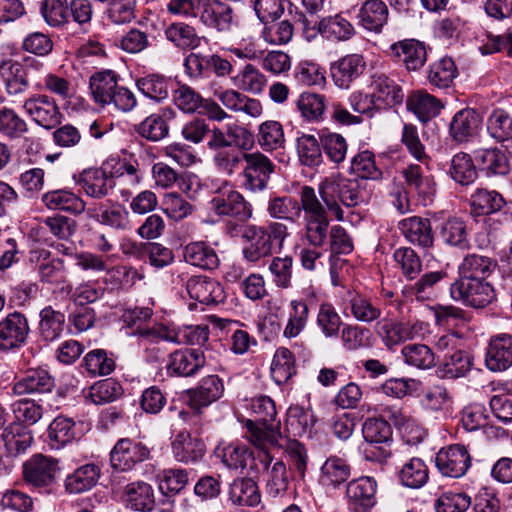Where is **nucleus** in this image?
<instances>
[{
    "label": "nucleus",
    "mask_w": 512,
    "mask_h": 512,
    "mask_svg": "<svg viewBox=\"0 0 512 512\" xmlns=\"http://www.w3.org/2000/svg\"><path fill=\"white\" fill-rule=\"evenodd\" d=\"M288 228L281 222L272 221L265 226L250 224L244 227L242 238L248 243L243 248L246 261L257 264L262 259L271 256L275 250L283 248L288 237Z\"/></svg>",
    "instance_id": "obj_1"
},
{
    "label": "nucleus",
    "mask_w": 512,
    "mask_h": 512,
    "mask_svg": "<svg viewBox=\"0 0 512 512\" xmlns=\"http://www.w3.org/2000/svg\"><path fill=\"white\" fill-rule=\"evenodd\" d=\"M300 200L304 211V226L299 236L302 244L323 247L328 242L330 233L329 211L318 199L314 188L304 186Z\"/></svg>",
    "instance_id": "obj_2"
},
{
    "label": "nucleus",
    "mask_w": 512,
    "mask_h": 512,
    "mask_svg": "<svg viewBox=\"0 0 512 512\" xmlns=\"http://www.w3.org/2000/svg\"><path fill=\"white\" fill-rule=\"evenodd\" d=\"M322 204L338 221H343L344 212L341 205L355 207L364 201V191L356 179L341 175H331L318 186Z\"/></svg>",
    "instance_id": "obj_3"
},
{
    "label": "nucleus",
    "mask_w": 512,
    "mask_h": 512,
    "mask_svg": "<svg viewBox=\"0 0 512 512\" xmlns=\"http://www.w3.org/2000/svg\"><path fill=\"white\" fill-rule=\"evenodd\" d=\"M251 410L255 421L247 423L250 440L254 446L277 447L281 438L279 421H276V407L274 401L265 395L257 396L251 401Z\"/></svg>",
    "instance_id": "obj_4"
},
{
    "label": "nucleus",
    "mask_w": 512,
    "mask_h": 512,
    "mask_svg": "<svg viewBox=\"0 0 512 512\" xmlns=\"http://www.w3.org/2000/svg\"><path fill=\"white\" fill-rule=\"evenodd\" d=\"M210 208L219 217H230L239 222H246L253 216L252 205L227 181L214 190Z\"/></svg>",
    "instance_id": "obj_5"
},
{
    "label": "nucleus",
    "mask_w": 512,
    "mask_h": 512,
    "mask_svg": "<svg viewBox=\"0 0 512 512\" xmlns=\"http://www.w3.org/2000/svg\"><path fill=\"white\" fill-rule=\"evenodd\" d=\"M60 471L58 459L41 453L32 455L22 466L25 483L45 492H50L55 487Z\"/></svg>",
    "instance_id": "obj_6"
},
{
    "label": "nucleus",
    "mask_w": 512,
    "mask_h": 512,
    "mask_svg": "<svg viewBox=\"0 0 512 512\" xmlns=\"http://www.w3.org/2000/svg\"><path fill=\"white\" fill-rule=\"evenodd\" d=\"M450 295L473 308H483L496 297L493 286L486 279L458 278L450 286Z\"/></svg>",
    "instance_id": "obj_7"
},
{
    "label": "nucleus",
    "mask_w": 512,
    "mask_h": 512,
    "mask_svg": "<svg viewBox=\"0 0 512 512\" xmlns=\"http://www.w3.org/2000/svg\"><path fill=\"white\" fill-rule=\"evenodd\" d=\"M22 109L31 121L46 130L56 128L62 119L55 98L48 94L30 95L23 101Z\"/></svg>",
    "instance_id": "obj_8"
},
{
    "label": "nucleus",
    "mask_w": 512,
    "mask_h": 512,
    "mask_svg": "<svg viewBox=\"0 0 512 512\" xmlns=\"http://www.w3.org/2000/svg\"><path fill=\"white\" fill-rule=\"evenodd\" d=\"M255 447V450L250 451L244 445L230 444L223 449L222 461L231 469H267L272 462L269 447Z\"/></svg>",
    "instance_id": "obj_9"
},
{
    "label": "nucleus",
    "mask_w": 512,
    "mask_h": 512,
    "mask_svg": "<svg viewBox=\"0 0 512 512\" xmlns=\"http://www.w3.org/2000/svg\"><path fill=\"white\" fill-rule=\"evenodd\" d=\"M435 465L441 475L460 478L470 468L471 456L464 445L452 444L441 448L436 453Z\"/></svg>",
    "instance_id": "obj_10"
},
{
    "label": "nucleus",
    "mask_w": 512,
    "mask_h": 512,
    "mask_svg": "<svg viewBox=\"0 0 512 512\" xmlns=\"http://www.w3.org/2000/svg\"><path fill=\"white\" fill-rule=\"evenodd\" d=\"M29 333L30 326L26 316L17 311L9 313L0 321V350L8 352L23 347Z\"/></svg>",
    "instance_id": "obj_11"
},
{
    "label": "nucleus",
    "mask_w": 512,
    "mask_h": 512,
    "mask_svg": "<svg viewBox=\"0 0 512 512\" xmlns=\"http://www.w3.org/2000/svg\"><path fill=\"white\" fill-rule=\"evenodd\" d=\"M273 171L274 164L264 154L260 152L247 154L242 171L244 188L252 192L264 190Z\"/></svg>",
    "instance_id": "obj_12"
},
{
    "label": "nucleus",
    "mask_w": 512,
    "mask_h": 512,
    "mask_svg": "<svg viewBox=\"0 0 512 512\" xmlns=\"http://www.w3.org/2000/svg\"><path fill=\"white\" fill-rule=\"evenodd\" d=\"M149 449L140 442L128 438L120 439L110 453V462L114 469L128 471L136 463L149 457Z\"/></svg>",
    "instance_id": "obj_13"
},
{
    "label": "nucleus",
    "mask_w": 512,
    "mask_h": 512,
    "mask_svg": "<svg viewBox=\"0 0 512 512\" xmlns=\"http://www.w3.org/2000/svg\"><path fill=\"white\" fill-rule=\"evenodd\" d=\"M197 17L200 22L218 32H228L233 24V9L222 1L202 0Z\"/></svg>",
    "instance_id": "obj_14"
},
{
    "label": "nucleus",
    "mask_w": 512,
    "mask_h": 512,
    "mask_svg": "<svg viewBox=\"0 0 512 512\" xmlns=\"http://www.w3.org/2000/svg\"><path fill=\"white\" fill-rule=\"evenodd\" d=\"M376 489V481L369 476L349 482L346 496L350 509L354 512H368L376 504Z\"/></svg>",
    "instance_id": "obj_15"
},
{
    "label": "nucleus",
    "mask_w": 512,
    "mask_h": 512,
    "mask_svg": "<svg viewBox=\"0 0 512 512\" xmlns=\"http://www.w3.org/2000/svg\"><path fill=\"white\" fill-rule=\"evenodd\" d=\"M206 358L200 349H179L169 355L167 372L170 375L190 377L205 366Z\"/></svg>",
    "instance_id": "obj_16"
},
{
    "label": "nucleus",
    "mask_w": 512,
    "mask_h": 512,
    "mask_svg": "<svg viewBox=\"0 0 512 512\" xmlns=\"http://www.w3.org/2000/svg\"><path fill=\"white\" fill-rule=\"evenodd\" d=\"M485 365L493 372H502L512 366V335L501 333L491 337L486 348Z\"/></svg>",
    "instance_id": "obj_17"
},
{
    "label": "nucleus",
    "mask_w": 512,
    "mask_h": 512,
    "mask_svg": "<svg viewBox=\"0 0 512 512\" xmlns=\"http://www.w3.org/2000/svg\"><path fill=\"white\" fill-rule=\"evenodd\" d=\"M185 286L190 298L195 299L202 304H217L223 302L225 299L224 290L221 284L208 276H191L186 281Z\"/></svg>",
    "instance_id": "obj_18"
},
{
    "label": "nucleus",
    "mask_w": 512,
    "mask_h": 512,
    "mask_svg": "<svg viewBox=\"0 0 512 512\" xmlns=\"http://www.w3.org/2000/svg\"><path fill=\"white\" fill-rule=\"evenodd\" d=\"M74 179L85 194L94 199L105 198L115 186L113 176L101 168L86 169Z\"/></svg>",
    "instance_id": "obj_19"
},
{
    "label": "nucleus",
    "mask_w": 512,
    "mask_h": 512,
    "mask_svg": "<svg viewBox=\"0 0 512 512\" xmlns=\"http://www.w3.org/2000/svg\"><path fill=\"white\" fill-rule=\"evenodd\" d=\"M223 392L222 380L217 375H209L197 387L187 390L186 401L193 410H200L217 401Z\"/></svg>",
    "instance_id": "obj_20"
},
{
    "label": "nucleus",
    "mask_w": 512,
    "mask_h": 512,
    "mask_svg": "<svg viewBox=\"0 0 512 512\" xmlns=\"http://www.w3.org/2000/svg\"><path fill=\"white\" fill-rule=\"evenodd\" d=\"M481 123L482 118L475 109H461L449 124V135L457 143L469 142L477 135Z\"/></svg>",
    "instance_id": "obj_21"
},
{
    "label": "nucleus",
    "mask_w": 512,
    "mask_h": 512,
    "mask_svg": "<svg viewBox=\"0 0 512 512\" xmlns=\"http://www.w3.org/2000/svg\"><path fill=\"white\" fill-rule=\"evenodd\" d=\"M366 62L360 54H348L331 66V75L336 86L348 89L364 72Z\"/></svg>",
    "instance_id": "obj_22"
},
{
    "label": "nucleus",
    "mask_w": 512,
    "mask_h": 512,
    "mask_svg": "<svg viewBox=\"0 0 512 512\" xmlns=\"http://www.w3.org/2000/svg\"><path fill=\"white\" fill-rule=\"evenodd\" d=\"M174 116L171 108H161L140 122L135 131L149 141L158 142L168 136L169 122Z\"/></svg>",
    "instance_id": "obj_23"
},
{
    "label": "nucleus",
    "mask_w": 512,
    "mask_h": 512,
    "mask_svg": "<svg viewBox=\"0 0 512 512\" xmlns=\"http://www.w3.org/2000/svg\"><path fill=\"white\" fill-rule=\"evenodd\" d=\"M384 420L382 417H369L363 424L362 432L367 446L364 449L365 458L382 464L384 459Z\"/></svg>",
    "instance_id": "obj_24"
},
{
    "label": "nucleus",
    "mask_w": 512,
    "mask_h": 512,
    "mask_svg": "<svg viewBox=\"0 0 512 512\" xmlns=\"http://www.w3.org/2000/svg\"><path fill=\"white\" fill-rule=\"evenodd\" d=\"M391 55L402 61L408 70H418L427 61V51L423 42L416 39H405L390 47Z\"/></svg>",
    "instance_id": "obj_25"
},
{
    "label": "nucleus",
    "mask_w": 512,
    "mask_h": 512,
    "mask_svg": "<svg viewBox=\"0 0 512 512\" xmlns=\"http://www.w3.org/2000/svg\"><path fill=\"white\" fill-rule=\"evenodd\" d=\"M241 90L226 89L217 92V99L230 111L244 113L252 118H258L263 113V106L258 99L250 98Z\"/></svg>",
    "instance_id": "obj_26"
},
{
    "label": "nucleus",
    "mask_w": 512,
    "mask_h": 512,
    "mask_svg": "<svg viewBox=\"0 0 512 512\" xmlns=\"http://www.w3.org/2000/svg\"><path fill=\"white\" fill-rule=\"evenodd\" d=\"M54 379L44 368L29 369L24 376L17 380L12 391L15 395L48 393L54 387Z\"/></svg>",
    "instance_id": "obj_27"
},
{
    "label": "nucleus",
    "mask_w": 512,
    "mask_h": 512,
    "mask_svg": "<svg viewBox=\"0 0 512 512\" xmlns=\"http://www.w3.org/2000/svg\"><path fill=\"white\" fill-rule=\"evenodd\" d=\"M87 214L102 225L117 230H126L129 225V213L126 208L118 203H100L87 209Z\"/></svg>",
    "instance_id": "obj_28"
},
{
    "label": "nucleus",
    "mask_w": 512,
    "mask_h": 512,
    "mask_svg": "<svg viewBox=\"0 0 512 512\" xmlns=\"http://www.w3.org/2000/svg\"><path fill=\"white\" fill-rule=\"evenodd\" d=\"M174 458L182 463H195L205 454V444L186 431H180L171 443Z\"/></svg>",
    "instance_id": "obj_29"
},
{
    "label": "nucleus",
    "mask_w": 512,
    "mask_h": 512,
    "mask_svg": "<svg viewBox=\"0 0 512 512\" xmlns=\"http://www.w3.org/2000/svg\"><path fill=\"white\" fill-rule=\"evenodd\" d=\"M41 200L51 210H61L74 215H80L86 210L84 200L68 189L46 192L42 195Z\"/></svg>",
    "instance_id": "obj_30"
},
{
    "label": "nucleus",
    "mask_w": 512,
    "mask_h": 512,
    "mask_svg": "<svg viewBox=\"0 0 512 512\" xmlns=\"http://www.w3.org/2000/svg\"><path fill=\"white\" fill-rule=\"evenodd\" d=\"M101 469L94 463H88L68 474L64 481L65 490L70 494H80L91 490L98 482Z\"/></svg>",
    "instance_id": "obj_31"
},
{
    "label": "nucleus",
    "mask_w": 512,
    "mask_h": 512,
    "mask_svg": "<svg viewBox=\"0 0 512 512\" xmlns=\"http://www.w3.org/2000/svg\"><path fill=\"white\" fill-rule=\"evenodd\" d=\"M399 229L412 244L422 248H430L434 242L431 223L428 219L409 217L399 222Z\"/></svg>",
    "instance_id": "obj_32"
},
{
    "label": "nucleus",
    "mask_w": 512,
    "mask_h": 512,
    "mask_svg": "<svg viewBox=\"0 0 512 512\" xmlns=\"http://www.w3.org/2000/svg\"><path fill=\"white\" fill-rule=\"evenodd\" d=\"M322 38L331 42L347 41L355 34L353 25L341 14L329 15L318 21Z\"/></svg>",
    "instance_id": "obj_33"
},
{
    "label": "nucleus",
    "mask_w": 512,
    "mask_h": 512,
    "mask_svg": "<svg viewBox=\"0 0 512 512\" xmlns=\"http://www.w3.org/2000/svg\"><path fill=\"white\" fill-rule=\"evenodd\" d=\"M124 498L129 508L139 512H150L155 505L152 486L144 481L129 483L124 489Z\"/></svg>",
    "instance_id": "obj_34"
},
{
    "label": "nucleus",
    "mask_w": 512,
    "mask_h": 512,
    "mask_svg": "<svg viewBox=\"0 0 512 512\" xmlns=\"http://www.w3.org/2000/svg\"><path fill=\"white\" fill-rule=\"evenodd\" d=\"M184 260L195 267L213 270L219 266L220 260L216 251L206 242H191L183 249Z\"/></svg>",
    "instance_id": "obj_35"
},
{
    "label": "nucleus",
    "mask_w": 512,
    "mask_h": 512,
    "mask_svg": "<svg viewBox=\"0 0 512 512\" xmlns=\"http://www.w3.org/2000/svg\"><path fill=\"white\" fill-rule=\"evenodd\" d=\"M229 501L234 506H257L261 502L257 483L252 478L235 479L229 488Z\"/></svg>",
    "instance_id": "obj_36"
},
{
    "label": "nucleus",
    "mask_w": 512,
    "mask_h": 512,
    "mask_svg": "<svg viewBox=\"0 0 512 512\" xmlns=\"http://www.w3.org/2000/svg\"><path fill=\"white\" fill-rule=\"evenodd\" d=\"M2 440L4 442L7 455L13 459V457L27 451L33 442V435L31 431L20 423H14L5 428L2 433Z\"/></svg>",
    "instance_id": "obj_37"
},
{
    "label": "nucleus",
    "mask_w": 512,
    "mask_h": 512,
    "mask_svg": "<svg viewBox=\"0 0 512 512\" xmlns=\"http://www.w3.org/2000/svg\"><path fill=\"white\" fill-rule=\"evenodd\" d=\"M474 160L487 174L506 175L510 170L507 157L497 147L475 150Z\"/></svg>",
    "instance_id": "obj_38"
},
{
    "label": "nucleus",
    "mask_w": 512,
    "mask_h": 512,
    "mask_svg": "<svg viewBox=\"0 0 512 512\" xmlns=\"http://www.w3.org/2000/svg\"><path fill=\"white\" fill-rule=\"evenodd\" d=\"M76 438V423L72 418L57 416L48 427V443L52 449H61Z\"/></svg>",
    "instance_id": "obj_39"
},
{
    "label": "nucleus",
    "mask_w": 512,
    "mask_h": 512,
    "mask_svg": "<svg viewBox=\"0 0 512 512\" xmlns=\"http://www.w3.org/2000/svg\"><path fill=\"white\" fill-rule=\"evenodd\" d=\"M89 87L97 103L111 104V97L118 88L117 75L112 70L96 72L90 77Z\"/></svg>",
    "instance_id": "obj_40"
},
{
    "label": "nucleus",
    "mask_w": 512,
    "mask_h": 512,
    "mask_svg": "<svg viewBox=\"0 0 512 512\" xmlns=\"http://www.w3.org/2000/svg\"><path fill=\"white\" fill-rule=\"evenodd\" d=\"M257 143L265 152L283 149L285 146V133L283 125L276 120L262 122L257 129Z\"/></svg>",
    "instance_id": "obj_41"
},
{
    "label": "nucleus",
    "mask_w": 512,
    "mask_h": 512,
    "mask_svg": "<svg viewBox=\"0 0 512 512\" xmlns=\"http://www.w3.org/2000/svg\"><path fill=\"white\" fill-rule=\"evenodd\" d=\"M407 106L422 122L436 117L443 108L440 100L423 90L415 91L409 96Z\"/></svg>",
    "instance_id": "obj_42"
},
{
    "label": "nucleus",
    "mask_w": 512,
    "mask_h": 512,
    "mask_svg": "<svg viewBox=\"0 0 512 512\" xmlns=\"http://www.w3.org/2000/svg\"><path fill=\"white\" fill-rule=\"evenodd\" d=\"M164 34L169 42L181 50H193L200 45V38L195 28L184 22L169 24Z\"/></svg>",
    "instance_id": "obj_43"
},
{
    "label": "nucleus",
    "mask_w": 512,
    "mask_h": 512,
    "mask_svg": "<svg viewBox=\"0 0 512 512\" xmlns=\"http://www.w3.org/2000/svg\"><path fill=\"white\" fill-rule=\"evenodd\" d=\"M232 81L239 90L252 95L262 94L267 85V77L252 64H246Z\"/></svg>",
    "instance_id": "obj_44"
},
{
    "label": "nucleus",
    "mask_w": 512,
    "mask_h": 512,
    "mask_svg": "<svg viewBox=\"0 0 512 512\" xmlns=\"http://www.w3.org/2000/svg\"><path fill=\"white\" fill-rule=\"evenodd\" d=\"M470 205L475 215H489L500 211L505 200L497 191L480 188L471 195Z\"/></svg>",
    "instance_id": "obj_45"
},
{
    "label": "nucleus",
    "mask_w": 512,
    "mask_h": 512,
    "mask_svg": "<svg viewBox=\"0 0 512 512\" xmlns=\"http://www.w3.org/2000/svg\"><path fill=\"white\" fill-rule=\"evenodd\" d=\"M448 174L456 183L463 186L472 184L478 176L473 159L464 152H459L452 157Z\"/></svg>",
    "instance_id": "obj_46"
},
{
    "label": "nucleus",
    "mask_w": 512,
    "mask_h": 512,
    "mask_svg": "<svg viewBox=\"0 0 512 512\" xmlns=\"http://www.w3.org/2000/svg\"><path fill=\"white\" fill-rule=\"evenodd\" d=\"M496 263L489 257L469 254L459 265V278L487 279L494 271Z\"/></svg>",
    "instance_id": "obj_47"
},
{
    "label": "nucleus",
    "mask_w": 512,
    "mask_h": 512,
    "mask_svg": "<svg viewBox=\"0 0 512 512\" xmlns=\"http://www.w3.org/2000/svg\"><path fill=\"white\" fill-rule=\"evenodd\" d=\"M39 333L43 340L51 342L60 337L65 324V315L51 306L40 311Z\"/></svg>",
    "instance_id": "obj_48"
},
{
    "label": "nucleus",
    "mask_w": 512,
    "mask_h": 512,
    "mask_svg": "<svg viewBox=\"0 0 512 512\" xmlns=\"http://www.w3.org/2000/svg\"><path fill=\"white\" fill-rule=\"evenodd\" d=\"M470 366L469 356L462 350H454L444 356L438 373L443 378L456 379L465 376Z\"/></svg>",
    "instance_id": "obj_49"
},
{
    "label": "nucleus",
    "mask_w": 512,
    "mask_h": 512,
    "mask_svg": "<svg viewBox=\"0 0 512 512\" xmlns=\"http://www.w3.org/2000/svg\"><path fill=\"white\" fill-rule=\"evenodd\" d=\"M296 373L293 353L284 347L276 350L272 364L271 377L277 384H284Z\"/></svg>",
    "instance_id": "obj_50"
},
{
    "label": "nucleus",
    "mask_w": 512,
    "mask_h": 512,
    "mask_svg": "<svg viewBox=\"0 0 512 512\" xmlns=\"http://www.w3.org/2000/svg\"><path fill=\"white\" fill-rule=\"evenodd\" d=\"M29 131L28 124L14 109L0 108V135L14 140L24 136Z\"/></svg>",
    "instance_id": "obj_51"
},
{
    "label": "nucleus",
    "mask_w": 512,
    "mask_h": 512,
    "mask_svg": "<svg viewBox=\"0 0 512 512\" xmlns=\"http://www.w3.org/2000/svg\"><path fill=\"white\" fill-rule=\"evenodd\" d=\"M296 105L302 117L307 121L318 122L323 120L326 109V98L324 95L303 92L300 94Z\"/></svg>",
    "instance_id": "obj_52"
},
{
    "label": "nucleus",
    "mask_w": 512,
    "mask_h": 512,
    "mask_svg": "<svg viewBox=\"0 0 512 512\" xmlns=\"http://www.w3.org/2000/svg\"><path fill=\"white\" fill-rule=\"evenodd\" d=\"M302 210V203L288 196L271 198L267 207L270 217L290 222L299 218Z\"/></svg>",
    "instance_id": "obj_53"
},
{
    "label": "nucleus",
    "mask_w": 512,
    "mask_h": 512,
    "mask_svg": "<svg viewBox=\"0 0 512 512\" xmlns=\"http://www.w3.org/2000/svg\"><path fill=\"white\" fill-rule=\"evenodd\" d=\"M294 260L291 256H274L268 261V271L277 288L291 287Z\"/></svg>",
    "instance_id": "obj_54"
},
{
    "label": "nucleus",
    "mask_w": 512,
    "mask_h": 512,
    "mask_svg": "<svg viewBox=\"0 0 512 512\" xmlns=\"http://www.w3.org/2000/svg\"><path fill=\"white\" fill-rule=\"evenodd\" d=\"M289 308L288 322L284 328L283 336L291 339L297 337L306 327L309 308L303 300H291Z\"/></svg>",
    "instance_id": "obj_55"
},
{
    "label": "nucleus",
    "mask_w": 512,
    "mask_h": 512,
    "mask_svg": "<svg viewBox=\"0 0 512 512\" xmlns=\"http://www.w3.org/2000/svg\"><path fill=\"white\" fill-rule=\"evenodd\" d=\"M457 75L458 70L454 61L449 57H444L431 65L428 80L431 85L445 89L453 83Z\"/></svg>",
    "instance_id": "obj_56"
},
{
    "label": "nucleus",
    "mask_w": 512,
    "mask_h": 512,
    "mask_svg": "<svg viewBox=\"0 0 512 512\" xmlns=\"http://www.w3.org/2000/svg\"><path fill=\"white\" fill-rule=\"evenodd\" d=\"M429 478L428 468L420 458H412L399 471L400 482L409 488H420Z\"/></svg>",
    "instance_id": "obj_57"
},
{
    "label": "nucleus",
    "mask_w": 512,
    "mask_h": 512,
    "mask_svg": "<svg viewBox=\"0 0 512 512\" xmlns=\"http://www.w3.org/2000/svg\"><path fill=\"white\" fill-rule=\"evenodd\" d=\"M350 476V467L338 457H331L321 468L320 481L324 486L337 487L346 482Z\"/></svg>",
    "instance_id": "obj_58"
},
{
    "label": "nucleus",
    "mask_w": 512,
    "mask_h": 512,
    "mask_svg": "<svg viewBox=\"0 0 512 512\" xmlns=\"http://www.w3.org/2000/svg\"><path fill=\"white\" fill-rule=\"evenodd\" d=\"M440 238L447 245L461 249L467 248L468 239L465 222L458 217L447 219L441 226Z\"/></svg>",
    "instance_id": "obj_59"
},
{
    "label": "nucleus",
    "mask_w": 512,
    "mask_h": 512,
    "mask_svg": "<svg viewBox=\"0 0 512 512\" xmlns=\"http://www.w3.org/2000/svg\"><path fill=\"white\" fill-rule=\"evenodd\" d=\"M316 421L311 409L293 406L288 410L287 425L295 436L310 435Z\"/></svg>",
    "instance_id": "obj_60"
},
{
    "label": "nucleus",
    "mask_w": 512,
    "mask_h": 512,
    "mask_svg": "<svg viewBox=\"0 0 512 512\" xmlns=\"http://www.w3.org/2000/svg\"><path fill=\"white\" fill-rule=\"evenodd\" d=\"M40 13L49 26L61 27L69 23V2L68 0H43Z\"/></svg>",
    "instance_id": "obj_61"
},
{
    "label": "nucleus",
    "mask_w": 512,
    "mask_h": 512,
    "mask_svg": "<svg viewBox=\"0 0 512 512\" xmlns=\"http://www.w3.org/2000/svg\"><path fill=\"white\" fill-rule=\"evenodd\" d=\"M37 89L44 90L60 100H69L75 93L69 79L52 72L43 75L41 83H37Z\"/></svg>",
    "instance_id": "obj_62"
},
{
    "label": "nucleus",
    "mask_w": 512,
    "mask_h": 512,
    "mask_svg": "<svg viewBox=\"0 0 512 512\" xmlns=\"http://www.w3.org/2000/svg\"><path fill=\"white\" fill-rule=\"evenodd\" d=\"M361 25L369 31L380 33L384 25V3L381 0H367L359 13Z\"/></svg>",
    "instance_id": "obj_63"
},
{
    "label": "nucleus",
    "mask_w": 512,
    "mask_h": 512,
    "mask_svg": "<svg viewBox=\"0 0 512 512\" xmlns=\"http://www.w3.org/2000/svg\"><path fill=\"white\" fill-rule=\"evenodd\" d=\"M401 354L406 364L419 369H429L435 365L434 353L424 344L405 345Z\"/></svg>",
    "instance_id": "obj_64"
}]
</instances>
